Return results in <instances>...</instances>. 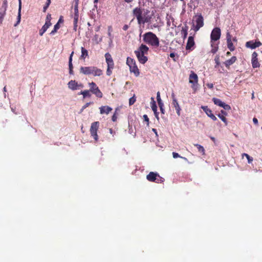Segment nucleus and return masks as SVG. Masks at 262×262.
I'll use <instances>...</instances> for the list:
<instances>
[{"label":"nucleus","mask_w":262,"mask_h":262,"mask_svg":"<svg viewBox=\"0 0 262 262\" xmlns=\"http://www.w3.org/2000/svg\"><path fill=\"white\" fill-rule=\"evenodd\" d=\"M227 41L231 40V36L229 32H227L226 34Z\"/></svg>","instance_id":"45"},{"label":"nucleus","mask_w":262,"mask_h":262,"mask_svg":"<svg viewBox=\"0 0 262 262\" xmlns=\"http://www.w3.org/2000/svg\"><path fill=\"white\" fill-rule=\"evenodd\" d=\"M214 61H215V62L216 63V65H215V67L216 68L220 64V57H219V56H216V57H215V59H214Z\"/></svg>","instance_id":"40"},{"label":"nucleus","mask_w":262,"mask_h":262,"mask_svg":"<svg viewBox=\"0 0 262 262\" xmlns=\"http://www.w3.org/2000/svg\"><path fill=\"white\" fill-rule=\"evenodd\" d=\"M172 156L174 158H177L178 157H180V155L178 153L175 152H172Z\"/></svg>","instance_id":"49"},{"label":"nucleus","mask_w":262,"mask_h":262,"mask_svg":"<svg viewBox=\"0 0 262 262\" xmlns=\"http://www.w3.org/2000/svg\"><path fill=\"white\" fill-rule=\"evenodd\" d=\"M114 66H107V70H106V74L108 76L111 75L112 72V70L113 69Z\"/></svg>","instance_id":"36"},{"label":"nucleus","mask_w":262,"mask_h":262,"mask_svg":"<svg viewBox=\"0 0 262 262\" xmlns=\"http://www.w3.org/2000/svg\"><path fill=\"white\" fill-rule=\"evenodd\" d=\"M192 29L195 32L199 30V29L204 26V18L202 14L195 15L192 19Z\"/></svg>","instance_id":"4"},{"label":"nucleus","mask_w":262,"mask_h":262,"mask_svg":"<svg viewBox=\"0 0 262 262\" xmlns=\"http://www.w3.org/2000/svg\"><path fill=\"white\" fill-rule=\"evenodd\" d=\"M90 87V92L95 94L97 97H102L103 94L98 87L96 85V83L94 82H91L89 83Z\"/></svg>","instance_id":"8"},{"label":"nucleus","mask_w":262,"mask_h":262,"mask_svg":"<svg viewBox=\"0 0 262 262\" xmlns=\"http://www.w3.org/2000/svg\"><path fill=\"white\" fill-rule=\"evenodd\" d=\"M151 107L152 108V110L154 111V113L155 114V116L157 117V118L158 119H159L158 117V115H157V105H156V101H155L154 98L153 97L151 98Z\"/></svg>","instance_id":"20"},{"label":"nucleus","mask_w":262,"mask_h":262,"mask_svg":"<svg viewBox=\"0 0 262 262\" xmlns=\"http://www.w3.org/2000/svg\"><path fill=\"white\" fill-rule=\"evenodd\" d=\"M218 117L224 122L226 124H227V120L225 118V116L222 115L221 114H219Z\"/></svg>","instance_id":"41"},{"label":"nucleus","mask_w":262,"mask_h":262,"mask_svg":"<svg viewBox=\"0 0 262 262\" xmlns=\"http://www.w3.org/2000/svg\"><path fill=\"white\" fill-rule=\"evenodd\" d=\"M100 113L101 114H108L112 111V108L108 106H102L99 107Z\"/></svg>","instance_id":"15"},{"label":"nucleus","mask_w":262,"mask_h":262,"mask_svg":"<svg viewBox=\"0 0 262 262\" xmlns=\"http://www.w3.org/2000/svg\"><path fill=\"white\" fill-rule=\"evenodd\" d=\"M170 57H171V58H174V56H175V54H174V53H171L170 54Z\"/></svg>","instance_id":"58"},{"label":"nucleus","mask_w":262,"mask_h":262,"mask_svg":"<svg viewBox=\"0 0 262 262\" xmlns=\"http://www.w3.org/2000/svg\"><path fill=\"white\" fill-rule=\"evenodd\" d=\"M21 8V7H20V6H19V8H18V16H17V23L14 25L15 27L17 26L18 25V24L20 23V18H21V14H20Z\"/></svg>","instance_id":"31"},{"label":"nucleus","mask_w":262,"mask_h":262,"mask_svg":"<svg viewBox=\"0 0 262 262\" xmlns=\"http://www.w3.org/2000/svg\"><path fill=\"white\" fill-rule=\"evenodd\" d=\"M4 14L0 13V23H2L3 18H4Z\"/></svg>","instance_id":"50"},{"label":"nucleus","mask_w":262,"mask_h":262,"mask_svg":"<svg viewBox=\"0 0 262 262\" xmlns=\"http://www.w3.org/2000/svg\"><path fill=\"white\" fill-rule=\"evenodd\" d=\"M257 55V53L255 52H253L252 54L251 63L253 68H257L260 66V64L258 61Z\"/></svg>","instance_id":"12"},{"label":"nucleus","mask_w":262,"mask_h":262,"mask_svg":"<svg viewBox=\"0 0 262 262\" xmlns=\"http://www.w3.org/2000/svg\"><path fill=\"white\" fill-rule=\"evenodd\" d=\"M163 106H159V107L160 108V110H161L162 113L164 114V109L163 108Z\"/></svg>","instance_id":"56"},{"label":"nucleus","mask_w":262,"mask_h":262,"mask_svg":"<svg viewBox=\"0 0 262 262\" xmlns=\"http://www.w3.org/2000/svg\"><path fill=\"white\" fill-rule=\"evenodd\" d=\"M226 54H227V56H229L231 54V53H230V52H227Z\"/></svg>","instance_id":"64"},{"label":"nucleus","mask_w":262,"mask_h":262,"mask_svg":"<svg viewBox=\"0 0 262 262\" xmlns=\"http://www.w3.org/2000/svg\"><path fill=\"white\" fill-rule=\"evenodd\" d=\"M74 15H79L78 13V6L74 5Z\"/></svg>","instance_id":"44"},{"label":"nucleus","mask_w":262,"mask_h":262,"mask_svg":"<svg viewBox=\"0 0 262 262\" xmlns=\"http://www.w3.org/2000/svg\"><path fill=\"white\" fill-rule=\"evenodd\" d=\"M237 58L235 56H232L230 59L226 60L224 64L225 65L226 67L229 68L230 66L233 64L236 60Z\"/></svg>","instance_id":"18"},{"label":"nucleus","mask_w":262,"mask_h":262,"mask_svg":"<svg viewBox=\"0 0 262 262\" xmlns=\"http://www.w3.org/2000/svg\"><path fill=\"white\" fill-rule=\"evenodd\" d=\"M147 180L149 182L162 183L164 181V179L160 177L157 172H150L146 176Z\"/></svg>","instance_id":"5"},{"label":"nucleus","mask_w":262,"mask_h":262,"mask_svg":"<svg viewBox=\"0 0 262 262\" xmlns=\"http://www.w3.org/2000/svg\"><path fill=\"white\" fill-rule=\"evenodd\" d=\"M221 115H224V116H226L227 115V113H226L223 110H222L221 111Z\"/></svg>","instance_id":"55"},{"label":"nucleus","mask_w":262,"mask_h":262,"mask_svg":"<svg viewBox=\"0 0 262 262\" xmlns=\"http://www.w3.org/2000/svg\"><path fill=\"white\" fill-rule=\"evenodd\" d=\"M51 15L50 14H48L47 15V17H46V23L45 24L49 26H51Z\"/></svg>","instance_id":"35"},{"label":"nucleus","mask_w":262,"mask_h":262,"mask_svg":"<svg viewBox=\"0 0 262 262\" xmlns=\"http://www.w3.org/2000/svg\"><path fill=\"white\" fill-rule=\"evenodd\" d=\"M51 0H47L46 5L43 8V11L45 12L47 9V8L49 7V5L51 4Z\"/></svg>","instance_id":"38"},{"label":"nucleus","mask_w":262,"mask_h":262,"mask_svg":"<svg viewBox=\"0 0 262 262\" xmlns=\"http://www.w3.org/2000/svg\"><path fill=\"white\" fill-rule=\"evenodd\" d=\"M222 107L224 108V109H225V110H231L230 106L229 105H228V104H226L224 102Z\"/></svg>","instance_id":"42"},{"label":"nucleus","mask_w":262,"mask_h":262,"mask_svg":"<svg viewBox=\"0 0 262 262\" xmlns=\"http://www.w3.org/2000/svg\"><path fill=\"white\" fill-rule=\"evenodd\" d=\"M93 66L91 67H81L80 68V72L84 75H90L92 73V70Z\"/></svg>","instance_id":"13"},{"label":"nucleus","mask_w":262,"mask_h":262,"mask_svg":"<svg viewBox=\"0 0 262 262\" xmlns=\"http://www.w3.org/2000/svg\"><path fill=\"white\" fill-rule=\"evenodd\" d=\"M227 46H228V48H229V49L231 51H233L235 49V48L233 46V44L232 42V40L231 41H227Z\"/></svg>","instance_id":"33"},{"label":"nucleus","mask_w":262,"mask_h":262,"mask_svg":"<svg viewBox=\"0 0 262 262\" xmlns=\"http://www.w3.org/2000/svg\"><path fill=\"white\" fill-rule=\"evenodd\" d=\"M18 1H19V6H20V7H21V0H18Z\"/></svg>","instance_id":"62"},{"label":"nucleus","mask_w":262,"mask_h":262,"mask_svg":"<svg viewBox=\"0 0 262 262\" xmlns=\"http://www.w3.org/2000/svg\"><path fill=\"white\" fill-rule=\"evenodd\" d=\"M6 6H7V1H4L3 3V7H4V9L6 10Z\"/></svg>","instance_id":"54"},{"label":"nucleus","mask_w":262,"mask_h":262,"mask_svg":"<svg viewBox=\"0 0 262 262\" xmlns=\"http://www.w3.org/2000/svg\"><path fill=\"white\" fill-rule=\"evenodd\" d=\"M69 73H70V74H71V75H73V69H69Z\"/></svg>","instance_id":"59"},{"label":"nucleus","mask_w":262,"mask_h":262,"mask_svg":"<svg viewBox=\"0 0 262 262\" xmlns=\"http://www.w3.org/2000/svg\"><path fill=\"white\" fill-rule=\"evenodd\" d=\"M79 94L82 95L83 98H85L86 97H90L91 96L89 90H84L83 91H81Z\"/></svg>","instance_id":"27"},{"label":"nucleus","mask_w":262,"mask_h":262,"mask_svg":"<svg viewBox=\"0 0 262 262\" xmlns=\"http://www.w3.org/2000/svg\"><path fill=\"white\" fill-rule=\"evenodd\" d=\"M126 63L129 67V70L131 73H133L136 76H138L140 74L139 70L136 66L135 61L129 57L127 58Z\"/></svg>","instance_id":"6"},{"label":"nucleus","mask_w":262,"mask_h":262,"mask_svg":"<svg viewBox=\"0 0 262 262\" xmlns=\"http://www.w3.org/2000/svg\"><path fill=\"white\" fill-rule=\"evenodd\" d=\"M194 45V41L193 37L192 36H189L186 47V50H190Z\"/></svg>","instance_id":"19"},{"label":"nucleus","mask_w":262,"mask_h":262,"mask_svg":"<svg viewBox=\"0 0 262 262\" xmlns=\"http://www.w3.org/2000/svg\"><path fill=\"white\" fill-rule=\"evenodd\" d=\"M194 145L197 148L199 152L201 153L202 155H204L205 154V150L203 146L198 144H195Z\"/></svg>","instance_id":"22"},{"label":"nucleus","mask_w":262,"mask_h":262,"mask_svg":"<svg viewBox=\"0 0 262 262\" xmlns=\"http://www.w3.org/2000/svg\"><path fill=\"white\" fill-rule=\"evenodd\" d=\"M221 35V29L217 27L214 28L211 33V42L219 40L220 38Z\"/></svg>","instance_id":"9"},{"label":"nucleus","mask_w":262,"mask_h":262,"mask_svg":"<svg viewBox=\"0 0 262 262\" xmlns=\"http://www.w3.org/2000/svg\"><path fill=\"white\" fill-rule=\"evenodd\" d=\"M128 29V26L127 25H125L123 27V30H126Z\"/></svg>","instance_id":"61"},{"label":"nucleus","mask_w":262,"mask_h":262,"mask_svg":"<svg viewBox=\"0 0 262 262\" xmlns=\"http://www.w3.org/2000/svg\"><path fill=\"white\" fill-rule=\"evenodd\" d=\"M92 103L91 102H88L85 104L82 107L81 111H83L84 109L86 108L87 107L89 106V105Z\"/></svg>","instance_id":"47"},{"label":"nucleus","mask_w":262,"mask_h":262,"mask_svg":"<svg viewBox=\"0 0 262 262\" xmlns=\"http://www.w3.org/2000/svg\"><path fill=\"white\" fill-rule=\"evenodd\" d=\"M68 88L73 90H77L83 88V85L82 83H78L75 80H71L68 83Z\"/></svg>","instance_id":"10"},{"label":"nucleus","mask_w":262,"mask_h":262,"mask_svg":"<svg viewBox=\"0 0 262 262\" xmlns=\"http://www.w3.org/2000/svg\"><path fill=\"white\" fill-rule=\"evenodd\" d=\"M173 101H172V103L177 111V114L180 116V111H181V108L179 106V104L177 101V100H176V99L174 97V96H173Z\"/></svg>","instance_id":"21"},{"label":"nucleus","mask_w":262,"mask_h":262,"mask_svg":"<svg viewBox=\"0 0 262 262\" xmlns=\"http://www.w3.org/2000/svg\"><path fill=\"white\" fill-rule=\"evenodd\" d=\"M99 125V122H95L92 124L91 131H97Z\"/></svg>","instance_id":"24"},{"label":"nucleus","mask_w":262,"mask_h":262,"mask_svg":"<svg viewBox=\"0 0 262 262\" xmlns=\"http://www.w3.org/2000/svg\"><path fill=\"white\" fill-rule=\"evenodd\" d=\"M212 101H213V102L215 104L219 105L221 107H222L223 104L224 103V102H222L220 99L216 98H213Z\"/></svg>","instance_id":"25"},{"label":"nucleus","mask_w":262,"mask_h":262,"mask_svg":"<svg viewBox=\"0 0 262 262\" xmlns=\"http://www.w3.org/2000/svg\"><path fill=\"white\" fill-rule=\"evenodd\" d=\"M73 54H74V52H72L70 56V57H69V69L73 68L72 62V57H73Z\"/></svg>","instance_id":"34"},{"label":"nucleus","mask_w":262,"mask_h":262,"mask_svg":"<svg viewBox=\"0 0 262 262\" xmlns=\"http://www.w3.org/2000/svg\"><path fill=\"white\" fill-rule=\"evenodd\" d=\"M157 99L159 106H163V103H162V100L160 98V94L159 92H158L157 93Z\"/></svg>","instance_id":"32"},{"label":"nucleus","mask_w":262,"mask_h":262,"mask_svg":"<svg viewBox=\"0 0 262 262\" xmlns=\"http://www.w3.org/2000/svg\"><path fill=\"white\" fill-rule=\"evenodd\" d=\"M202 108L208 117L211 118L214 121L216 120V117L212 113L211 110L207 106H202Z\"/></svg>","instance_id":"14"},{"label":"nucleus","mask_w":262,"mask_h":262,"mask_svg":"<svg viewBox=\"0 0 262 262\" xmlns=\"http://www.w3.org/2000/svg\"><path fill=\"white\" fill-rule=\"evenodd\" d=\"M105 57L107 66H114L113 60L110 53H106L105 54Z\"/></svg>","instance_id":"16"},{"label":"nucleus","mask_w":262,"mask_h":262,"mask_svg":"<svg viewBox=\"0 0 262 262\" xmlns=\"http://www.w3.org/2000/svg\"><path fill=\"white\" fill-rule=\"evenodd\" d=\"M117 116L116 115V113H115L113 116H112V120L115 122L117 120Z\"/></svg>","instance_id":"48"},{"label":"nucleus","mask_w":262,"mask_h":262,"mask_svg":"<svg viewBox=\"0 0 262 262\" xmlns=\"http://www.w3.org/2000/svg\"><path fill=\"white\" fill-rule=\"evenodd\" d=\"M136 97L135 95H134V96L131 97L129 100V105H133L135 102H136Z\"/></svg>","instance_id":"37"},{"label":"nucleus","mask_w":262,"mask_h":262,"mask_svg":"<svg viewBox=\"0 0 262 262\" xmlns=\"http://www.w3.org/2000/svg\"><path fill=\"white\" fill-rule=\"evenodd\" d=\"M211 139L214 142H215V138L214 137H210Z\"/></svg>","instance_id":"63"},{"label":"nucleus","mask_w":262,"mask_h":262,"mask_svg":"<svg viewBox=\"0 0 262 262\" xmlns=\"http://www.w3.org/2000/svg\"><path fill=\"white\" fill-rule=\"evenodd\" d=\"M262 45V43L259 41H255L251 40L247 41L246 43L245 46L247 48H250L251 49H254L257 47H259Z\"/></svg>","instance_id":"11"},{"label":"nucleus","mask_w":262,"mask_h":262,"mask_svg":"<svg viewBox=\"0 0 262 262\" xmlns=\"http://www.w3.org/2000/svg\"><path fill=\"white\" fill-rule=\"evenodd\" d=\"M207 86L209 89H212L213 88V84L212 83H208V84H207Z\"/></svg>","instance_id":"51"},{"label":"nucleus","mask_w":262,"mask_h":262,"mask_svg":"<svg viewBox=\"0 0 262 262\" xmlns=\"http://www.w3.org/2000/svg\"><path fill=\"white\" fill-rule=\"evenodd\" d=\"M111 31H112V27H108V35L110 36L111 35Z\"/></svg>","instance_id":"53"},{"label":"nucleus","mask_w":262,"mask_h":262,"mask_svg":"<svg viewBox=\"0 0 262 262\" xmlns=\"http://www.w3.org/2000/svg\"><path fill=\"white\" fill-rule=\"evenodd\" d=\"M79 0H75V5L78 6Z\"/></svg>","instance_id":"60"},{"label":"nucleus","mask_w":262,"mask_h":262,"mask_svg":"<svg viewBox=\"0 0 262 262\" xmlns=\"http://www.w3.org/2000/svg\"><path fill=\"white\" fill-rule=\"evenodd\" d=\"M78 17L79 15H74V30L75 31L77 30Z\"/></svg>","instance_id":"28"},{"label":"nucleus","mask_w":262,"mask_h":262,"mask_svg":"<svg viewBox=\"0 0 262 262\" xmlns=\"http://www.w3.org/2000/svg\"><path fill=\"white\" fill-rule=\"evenodd\" d=\"M143 119H144V120L147 122V124H148V122H149V119H148V118L147 117V116L146 115H144L143 116Z\"/></svg>","instance_id":"46"},{"label":"nucleus","mask_w":262,"mask_h":262,"mask_svg":"<svg viewBox=\"0 0 262 262\" xmlns=\"http://www.w3.org/2000/svg\"><path fill=\"white\" fill-rule=\"evenodd\" d=\"M134 15L136 17L139 24H144L148 22L151 18L148 9L137 7L133 10Z\"/></svg>","instance_id":"1"},{"label":"nucleus","mask_w":262,"mask_h":262,"mask_svg":"<svg viewBox=\"0 0 262 262\" xmlns=\"http://www.w3.org/2000/svg\"><path fill=\"white\" fill-rule=\"evenodd\" d=\"M189 82L192 84L191 88L194 91H196L198 85V76L193 71H191L190 72L189 77Z\"/></svg>","instance_id":"7"},{"label":"nucleus","mask_w":262,"mask_h":262,"mask_svg":"<svg viewBox=\"0 0 262 262\" xmlns=\"http://www.w3.org/2000/svg\"><path fill=\"white\" fill-rule=\"evenodd\" d=\"M59 26L58 24L57 23L54 26V29H53V30H52L50 34H54L57 31V30L59 29Z\"/></svg>","instance_id":"39"},{"label":"nucleus","mask_w":262,"mask_h":262,"mask_svg":"<svg viewBox=\"0 0 262 262\" xmlns=\"http://www.w3.org/2000/svg\"><path fill=\"white\" fill-rule=\"evenodd\" d=\"M97 132H91V136L94 138V139L97 141L98 139V135L97 134Z\"/></svg>","instance_id":"43"},{"label":"nucleus","mask_w":262,"mask_h":262,"mask_svg":"<svg viewBox=\"0 0 262 262\" xmlns=\"http://www.w3.org/2000/svg\"><path fill=\"white\" fill-rule=\"evenodd\" d=\"M50 26L45 24V25L42 27L41 29L39 31V35L40 36H42L44 33L47 31V30L49 28Z\"/></svg>","instance_id":"23"},{"label":"nucleus","mask_w":262,"mask_h":262,"mask_svg":"<svg viewBox=\"0 0 262 262\" xmlns=\"http://www.w3.org/2000/svg\"><path fill=\"white\" fill-rule=\"evenodd\" d=\"M211 47L212 49L211 50V53L214 54L218 50V45L216 44H214L213 42H211Z\"/></svg>","instance_id":"29"},{"label":"nucleus","mask_w":262,"mask_h":262,"mask_svg":"<svg viewBox=\"0 0 262 262\" xmlns=\"http://www.w3.org/2000/svg\"><path fill=\"white\" fill-rule=\"evenodd\" d=\"M81 58L84 59L85 58L88 56V51L84 49L83 47H81Z\"/></svg>","instance_id":"26"},{"label":"nucleus","mask_w":262,"mask_h":262,"mask_svg":"<svg viewBox=\"0 0 262 262\" xmlns=\"http://www.w3.org/2000/svg\"><path fill=\"white\" fill-rule=\"evenodd\" d=\"M253 122L254 124H257L258 123V120L256 118L253 119Z\"/></svg>","instance_id":"52"},{"label":"nucleus","mask_w":262,"mask_h":262,"mask_svg":"<svg viewBox=\"0 0 262 262\" xmlns=\"http://www.w3.org/2000/svg\"><path fill=\"white\" fill-rule=\"evenodd\" d=\"M242 158H243L244 156H245V157H246V158H247V160H248V163H249V164L251 163H252V161H253V158H252V157H250V156L248 154H247L244 153V154H242Z\"/></svg>","instance_id":"30"},{"label":"nucleus","mask_w":262,"mask_h":262,"mask_svg":"<svg viewBox=\"0 0 262 262\" xmlns=\"http://www.w3.org/2000/svg\"><path fill=\"white\" fill-rule=\"evenodd\" d=\"M127 3H130L134 1V0H124Z\"/></svg>","instance_id":"57"},{"label":"nucleus","mask_w":262,"mask_h":262,"mask_svg":"<svg viewBox=\"0 0 262 262\" xmlns=\"http://www.w3.org/2000/svg\"><path fill=\"white\" fill-rule=\"evenodd\" d=\"M148 51V48L143 44L140 46L138 50L135 51V53L140 63L143 64L147 61V58L145 54H147Z\"/></svg>","instance_id":"2"},{"label":"nucleus","mask_w":262,"mask_h":262,"mask_svg":"<svg viewBox=\"0 0 262 262\" xmlns=\"http://www.w3.org/2000/svg\"><path fill=\"white\" fill-rule=\"evenodd\" d=\"M93 69L92 70V73L91 74L94 76H100L102 75L103 72L101 69L94 66Z\"/></svg>","instance_id":"17"},{"label":"nucleus","mask_w":262,"mask_h":262,"mask_svg":"<svg viewBox=\"0 0 262 262\" xmlns=\"http://www.w3.org/2000/svg\"><path fill=\"white\" fill-rule=\"evenodd\" d=\"M144 41L152 46L158 47L159 41L157 36L151 32L145 33L143 35Z\"/></svg>","instance_id":"3"}]
</instances>
